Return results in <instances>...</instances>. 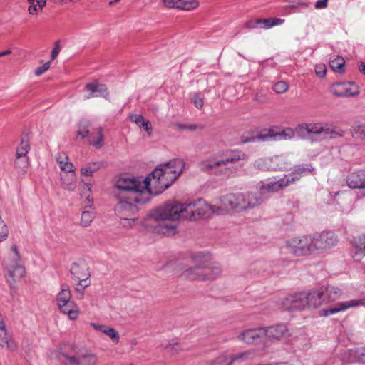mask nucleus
Segmentation results:
<instances>
[{
  "label": "nucleus",
  "mask_w": 365,
  "mask_h": 365,
  "mask_svg": "<svg viewBox=\"0 0 365 365\" xmlns=\"http://www.w3.org/2000/svg\"><path fill=\"white\" fill-rule=\"evenodd\" d=\"M185 163L182 159H173L160 164L147 178L118 179L113 188V195L118 202L115 214L121 219L123 227H132L137 219L136 203H145L150 195L162 193L168 188L182 172Z\"/></svg>",
  "instance_id": "obj_1"
},
{
  "label": "nucleus",
  "mask_w": 365,
  "mask_h": 365,
  "mask_svg": "<svg viewBox=\"0 0 365 365\" xmlns=\"http://www.w3.org/2000/svg\"><path fill=\"white\" fill-rule=\"evenodd\" d=\"M185 203L170 200L155 209L153 217L158 223L157 232L164 235H174L178 222L185 220Z\"/></svg>",
  "instance_id": "obj_2"
},
{
  "label": "nucleus",
  "mask_w": 365,
  "mask_h": 365,
  "mask_svg": "<svg viewBox=\"0 0 365 365\" xmlns=\"http://www.w3.org/2000/svg\"><path fill=\"white\" fill-rule=\"evenodd\" d=\"M261 198L254 192L229 193L220 197L217 200L215 213L217 215L240 212L258 206Z\"/></svg>",
  "instance_id": "obj_3"
},
{
  "label": "nucleus",
  "mask_w": 365,
  "mask_h": 365,
  "mask_svg": "<svg viewBox=\"0 0 365 365\" xmlns=\"http://www.w3.org/2000/svg\"><path fill=\"white\" fill-rule=\"evenodd\" d=\"M57 359L61 365H98V356L92 350L73 346L61 349Z\"/></svg>",
  "instance_id": "obj_4"
},
{
  "label": "nucleus",
  "mask_w": 365,
  "mask_h": 365,
  "mask_svg": "<svg viewBox=\"0 0 365 365\" xmlns=\"http://www.w3.org/2000/svg\"><path fill=\"white\" fill-rule=\"evenodd\" d=\"M245 155L240 152L218 153L201 161L199 164L202 170L212 171L217 168L225 167L226 169H235L242 165L245 160Z\"/></svg>",
  "instance_id": "obj_5"
},
{
  "label": "nucleus",
  "mask_w": 365,
  "mask_h": 365,
  "mask_svg": "<svg viewBox=\"0 0 365 365\" xmlns=\"http://www.w3.org/2000/svg\"><path fill=\"white\" fill-rule=\"evenodd\" d=\"M314 168L310 165L302 166L297 168L292 173L284 175L282 178L277 180L269 182H260L257 184V189L262 194L267 192H276L284 190L290 185L293 184L296 180L299 179V175L305 172L312 173Z\"/></svg>",
  "instance_id": "obj_6"
},
{
  "label": "nucleus",
  "mask_w": 365,
  "mask_h": 365,
  "mask_svg": "<svg viewBox=\"0 0 365 365\" xmlns=\"http://www.w3.org/2000/svg\"><path fill=\"white\" fill-rule=\"evenodd\" d=\"M222 272L220 265L215 262L198 265L185 270V274L191 280H212Z\"/></svg>",
  "instance_id": "obj_7"
},
{
  "label": "nucleus",
  "mask_w": 365,
  "mask_h": 365,
  "mask_svg": "<svg viewBox=\"0 0 365 365\" xmlns=\"http://www.w3.org/2000/svg\"><path fill=\"white\" fill-rule=\"evenodd\" d=\"M71 292L69 287L63 284L56 296V303L60 311L66 314L71 320H76L79 315L78 306L71 301Z\"/></svg>",
  "instance_id": "obj_8"
},
{
  "label": "nucleus",
  "mask_w": 365,
  "mask_h": 365,
  "mask_svg": "<svg viewBox=\"0 0 365 365\" xmlns=\"http://www.w3.org/2000/svg\"><path fill=\"white\" fill-rule=\"evenodd\" d=\"M185 204V220H197L201 218L209 217L212 214L215 213V207H217V202L210 205L202 200H197Z\"/></svg>",
  "instance_id": "obj_9"
},
{
  "label": "nucleus",
  "mask_w": 365,
  "mask_h": 365,
  "mask_svg": "<svg viewBox=\"0 0 365 365\" xmlns=\"http://www.w3.org/2000/svg\"><path fill=\"white\" fill-rule=\"evenodd\" d=\"M312 236L304 235L288 240L286 247L296 256H306L313 252Z\"/></svg>",
  "instance_id": "obj_10"
},
{
  "label": "nucleus",
  "mask_w": 365,
  "mask_h": 365,
  "mask_svg": "<svg viewBox=\"0 0 365 365\" xmlns=\"http://www.w3.org/2000/svg\"><path fill=\"white\" fill-rule=\"evenodd\" d=\"M78 136H81L83 138L87 137L88 143L96 148H101L104 145L102 128L99 127L90 131L89 124L87 122L81 123L79 130L77 133V137Z\"/></svg>",
  "instance_id": "obj_11"
},
{
  "label": "nucleus",
  "mask_w": 365,
  "mask_h": 365,
  "mask_svg": "<svg viewBox=\"0 0 365 365\" xmlns=\"http://www.w3.org/2000/svg\"><path fill=\"white\" fill-rule=\"evenodd\" d=\"M71 272L73 280L77 282V287L75 290L77 292L83 290L88 287L90 282L88 281L90 272L87 264L84 262L74 263L71 269Z\"/></svg>",
  "instance_id": "obj_12"
},
{
  "label": "nucleus",
  "mask_w": 365,
  "mask_h": 365,
  "mask_svg": "<svg viewBox=\"0 0 365 365\" xmlns=\"http://www.w3.org/2000/svg\"><path fill=\"white\" fill-rule=\"evenodd\" d=\"M313 252L330 249L338 242V238L332 232H323L312 236Z\"/></svg>",
  "instance_id": "obj_13"
},
{
  "label": "nucleus",
  "mask_w": 365,
  "mask_h": 365,
  "mask_svg": "<svg viewBox=\"0 0 365 365\" xmlns=\"http://www.w3.org/2000/svg\"><path fill=\"white\" fill-rule=\"evenodd\" d=\"M330 92L336 97L351 98L359 95L360 88L353 82L335 83L330 86Z\"/></svg>",
  "instance_id": "obj_14"
},
{
  "label": "nucleus",
  "mask_w": 365,
  "mask_h": 365,
  "mask_svg": "<svg viewBox=\"0 0 365 365\" xmlns=\"http://www.w3.org/2000/svg\"><path fill=\"white\" fill-rule=\"evenodd\" d=\"M282 304L287 310H304L307 309L305 292H299L284 297Z\"/></svg>",
  "instance_id": "obj_15"
},
{
  "label": "nucleus",
  "mask_w": 365,
  "mask_h": 365,
  "mask_svg": "<svg viewBox=\"0 0 365 365\" xmlns=\"http://www.w3.org/2000/svg\"><path fill=\"white\" fill-rule=\"evenodd\" d=\"M0 348L9 351H16L18 346L0 313Z\"/></svg>",
  "instance_id": "obj_16"
},
{
  "label": "nucleus",
  "mask_w": 365,
  "mask_h": 365,
  "mask_svg": "<svg viewBox=\"0 0 365 365\" xmlns=\"http://www.w3.org/2000/svg\"><path fill=\"white\" fill-rule=\"evenodd\" d=\"M264 328V336L269 341L276 342L287 339L290 336L287 327L283 324L269 326Z\"/></svg>",
  "instance_id": "obj_17"
},
{
  "label": "nucleus",
  "mask_w": 365,
  "mask_h": 365,
  "mask_svg": "<svg viewBox=\"0 0 365 365\" xmlns=\"http://www.w3.org/2000/svg\"><path fill=\"white\" fill-rule=\"evenodd\" d=\"M358 306H365V299H354L338 303L333 307L320 310L319 315L322 317H327L344 311L349 308Z\"/></svg>",
  "instance_id": "obj_18"
},
{
  "label": "nucleus",
  "mask_w": 365,
  "mask_h": 365,
  "mask_svg": "<svg viewBox=\"0 0 365 365\" xmlns=\"http://www.w3.org/2000/svg\"><path fill=\"white\" fill-rule=\"evenodd\" d=\"M262 336H264V328L259 327L242 331L238 334L237 338L242 343L253 344L257 342Z\"/></svg>",
  "instance_id": "obj_19"
},
{
  "label": "nucleus",
  "mask_w": 365,
  "mask_h": 365,
  "mask_svg": "<svg viewBox=\"0 0 365 365\" xmlns=\"http://www.w3.org/2000/svg\"><path fill=\"white\" fill-rule=\"evenodd\" d=\"M323 290L320 287L305 292L307 309H317L325 304Z\"/></svg>",
  "instance_id": "obj_20"
},
{
  "label": "nucleus",
  "mask_w": 365,
  "mask_h": 365,
  "mask_svg": "<svg viewBox=\"0 0 365 365\" xmlns=\"http://www.w3.org/2000/svg\"><path fill=\"white\" fill-rule=\"evenodd\" d=\"M283 165L282 159L277 156L260 158L255 163V166L261 170H281L284 168Z\"/></svg>",
  "instance_id": "obj_21"
},
{
  "label": "nucleus",
  "mask_w": 365,
  "mask_h": 365,
  "mask_svg": "<svg viewBox=\"0 0 365 365\" xmlns=\"http://www.w3.org/2000/svg\"><path fill=\"white\" fill-rule=\"evenodd\" d=\"M85 90L89 92V95L86 97L88 99L98 95L106 98L109 95L107 86L98 81L86 84Z\"/></svg>",
  "instance_id": "obj_22"
},
{
  "label": "nucleus",
  "mask_w": 365,
  "mask_h": 365,
  "mask_svg": "<svg viewBox=\"0 0 365 365\" xmlns=\"http://www.w3.org/2000/svg\"><path fill=\"white\" fill-rule=\"evenodd\" d=\"M90 325L96 331H100L109 337L113 343L118 344L119 342L120 335L115 329L105 324L96 323H91Z\"/></svg>",
  "instance_id": "obj_23"
},
{
  "label": "nucleus",
  "mask_w": 365,
  "mask_h": 365,
  "mask_svg": "<svg viewBox=\"0 0 365 365\" xmlns=\"http://www.w3.org/2000/svg\"><path fill=\"white\" fill-rule=\"evenodd\" d=\"M30 149V145L28 141L22 140L20 145L17 147L16 151L15 165L20 166L19 164L23 163L26 165L28 163V158L26 155Z\"/></svg>",
  "instance_id": "obj_24"
},
{
  "label": "nucleus",
  "mask_w": 365,
  "mask_h": 365,
  "mask_svg": "<svg viewBox=\"0 0 365 365\" xmlns=\"http://www.w3.org/2000/svg\"><path fill=\"white\" fill-rule=\"evenodd\" d=\"M353 247V257L356 261H360L362 257L365 256V234L354 239Z\"/></svg>",
  "instance_id": "obj_25"
},
{
  "label": "nucleus",
  "mask_w": 365,
  "mask_h": 365,
  "mask_svg": "<svg viewBox=\"0 0 365 365\" xmlns=\"http://www.w3.org/2000/svg\"><path fill=\"white\" fill-rule=\"evenodd\" d=\"M347 184L351 188L365 189V173H354L347 178Z\"/></svg>",
  "instance_id": "obj_26"
},
{
  "label": "nucleus",
  "mask_w": 365,
  "mask_h": 365,
  "mask_svg": "<svg viewBox=\"0 0 365 365\" xmlns=\"http://www.w3.org/2000/svg\"><path fill=\"white\" fill-rule=\"evenodd\" d=\"M6 267L10 277L14 281L19 280L25 275V269L19 263H7Z\"/></svg>",
  "instance_id": "obj_27"
},
{
  "label": "nucleus",
  "mask_w": 365,
  "mask_h": 365,
  "mask_svg": "<svg viewBox=\"0 0 365 365\" xmlns=\"http://www.w3.org/2000/svg\"><path fill=\"white\" fill-rule=\"evenodd\" d=\"M321 289H324L323 292L325 298V304L336 300L339 298L341 294V292L339 288L332 286L321 287Z\"/></svg>",
  "instance_id": "obj_28"
},
{
  "label": "nucleus",
  "mask_w": 365,
  "mask_h": 365,
  "mask_svg": "<svg viewBox=\"0 0 365 365\" xmlns=\"http://www.w3.org/2000/svg\"><path fill=\"white\" fill-rule=\"evenodd\" d=\"M327 123H313L307 124L305 130L309 134L320 135L322 139H324Z\"/></svg>",
  "instance_id": "obj_29"
},
{
  "label": "nucleus",
  "mask_w": 365,
  "mask_h": 365,
  "mask_svg": "<svg viewBox=\"0 0 365 365\" xmlns=\"http://www.w3.org/2000/svg\"><path fill=\"white\" fill-rule=\"evenodd\" d=\"M56 160L62 170L66 173H73L74 171L73 165L68 161V158L66 153H59L56 157Z\"/></svg>",
  "instance_id": "obj_30"
},
{
  "label": "nucleus",
  "mask_w": 365,
  "mask_h": 365,
  "mask_svg": "<svg viewBox=\"0 0 365 365\" xmlns=\"http://www.w3.org/2000/svg\"><path fill=\"white\" fill-rule=\"evenodd\" d=\"M29 6L28 12L30 15H37V14L43 10L46 4V0H27Z\"/></svg>",
  "instance_id": "obj_31"
},
{
  "label": "nucleus",
  "mask_w": 365,
  "mask_h": 365,
  "mask_svg": "<svg viewBox=\"0 0 365 365\" xmlns=\"http://www.w3.org/2000/svg\"><path fill=\"white\" fill-rule=\"evenodd\" d=\"M344 135L345 131L340 127L329 125L327 123L324 139L343 137Z\"/></svg>",
  "instance_id": "obj_32"
},
{
  "label": "nucleus",
  "mask_w": 365,
  "mask_h": 365,
  "mask_svg": "<svg viewBox=\"0 0 365 365\" xmlns=\"http://www.w3.org/2000/svg\"><path fill=\"white\" fill-rule=\"evenodd\" d=\"M344 58L339 56H336L329 61V66L334 72L343 73L344 72Z\"/></svg>",
  "instance_id": "obj_33"
},
{
  "label": "nucleus",
  "mask_w": 365,
  "mask_h": 365,
  "mask_svg": "<svg viewBox=\"0 0 365 365\" xmlns=\"http://www.w3.org/2000/svg\"><path fill=\"white\" fill-rule=\"evenodd\" d=\"M101 163L98 162H91L86 164L81 168V174L83 176L91 177L95 172L101 168Z\"/></svg>",
  "instance_id": "obj_34"
},
{
  "label": "nucleus",
  "mask_w": 365,
  "mask_h": 365,
  "mask_svg": "<svg viewBox=\"0 0 365 365\" xmlns=\"http://www.w3.org/2000/svg\"><path fill=\"white\" fill-rule=\"evenodd\" d=\"M284 22V19L279 18H267V19H259V25H262V28L264 29H270L275 26H279Z\"/></svg>",
  "instance_id": "obj_35"
},
{
  "label": "nucleus",
  "mask_w": 365,
  "mask_h": 365,
  "mask_svg": "<svg viewBox=\"0 0 365 365\" xmlns=\"http://www.w3.org/2000/svg\"><path fill=\"white\" fill-rule=\"evenodd\" d=\"M228 354L223 353L207 361L205 365H231Z\"/></svg>",
  "instance_id": "obj_36"
},
{
  "label": "nucleus",
  "mask_w": 365,
  "mask_h": 365,
  "mask_svg": "<svg viewBox=\"0 0 365 365\" xmlns=\"http://www.w3.org/2000/svg\"><path fill=\"white\" fill-rule=\"evenodd\" d=\"M199 6L198 0H180L179 9L190 11L197 9Z\"/></svg>",
  "instance_id": "obj_37"
},
{
  "label": "nucleus",
  "mask_w": 365,
  "mask_h": 365,
  "mask_svg": "<svg viewBox=\"0 0 365 365\" xmlns=\"http://www.w3.org/2000/svg\"><path fill=\"white\" fill-rule=\"evenodd\" d=\"M95 218V212L93 211H83L81 214V225L83 227H88Z\"/></svg>",
  "instance_id": "obj_38"
},
{
  "label": "nucleus",
  "mask_w": 365,
  "mask_h": 365,
  "mask_svg": "<svg viewBox=\"0 0 365 365\" xmlns=\"http://www.w3.org/2000/svg\"><path fill=\"white\" fill-rule=\"evenodd\" d=\"M65 187L68 190H73L75 188V175L71 173V175H65L61 177Z\"/></svg>",
  "instance_id": "obj_39"
},
{
  "label": "nucleus",
  "mask_w": 365,
  "mask_h": 365,
  "mask_svg": "<svg viewBox=\"0 0 365 365\" xmlns=\"http://www.w3.org/2000/svg\"><path fill=\"white\" fill-rule=\"evenodd\" d=\"M351 134L354 138L365 140V124L353 126Z\"/></svg>",
  "instance_id": "obj_40"
},
{
  "label": "nucleus",
  "mask_w": 365,
  "mask_h": 365,
  "mask_svg": "<svg viewBox=\"0 0 365 365\" xmlns=\"http://www.w3.org/2000/svg\"><path fill=\"white\" fill-rule=\"evenodd\" d=\"M279 136V131L274 129H269L264 133H261L257 138L261 140H267L269 138L277 139Z\"/></svg>",
  "instance_id": "obj_41"
},
{
  "label": "nucleus",
  "mask_w": 365,
  "mask_h": 365,
  "mask_svg": "<svg viewBox=\"0 0 365 365\" xmlns=\"http://www.w3.org/2000/svg\"><path fill=\"white\" fill-rule=\"evenodd\" d=\"M20 255L18 251V247L16 245L11 247V252L9 254V262L7 263H19Z\"/></svg>",
  "instance_id": "obj_42"
},
{
  "label": "nucleus",
  "mask_w": 365,
  "mask_h": 365,
  "mask_svg": "<svg viewBox=\"0 0 365 365\" xmlns=\"http://www.w3.org/2000/svg\"><path fill=\"white\" fill-rule=\"evenodd\" d=\"M250 354L248 352H240L233 354H228V358L230 359L231 365H232L237 361H245L249 356Z\"/></svg>",
  "instance_id": "obj_43"
},
{
  "label": "nucleus",
  "mask_w": 365,
  "mask_h": 365,
  "mask_svg": "<svg viewBox=\"0 0 365 365\" xmlns=\"http://www.w3.org/2000/svg\"><path fill=\"white\" fill-rule=\"evenodd\" d=\"M289 88L288 84L285 81H278L273 86V89L277 93H284Z\"/></svg>",
  "instance_id": "obj_44"
},
{
  "label": "nucleus",
  "mask_w": 365,
  "mask_h": 365,
  "mask_svg": "<svg viewBox=\"0 0 365 365\" xmlns=\"http://www.w3.org/2000/svg\"><path fill=\"white\" fill-rule=\"evenodd\" d=\"M180 0H162V4L165 8L176 9L180 8Z\"/></svg>",
  "instance_id": "obj_45"
},
{
  "label": "nucleus",
  "mask_w": 365,
  "mask_h": 365,
  "mask_svg": "<svg viewBox=\"0 0 365 365\" xmlns=\"http://www.w3.org/2000/svg\"><path fill=\"white\" fill-rule=\"evenodd\" d=\"M294 135V132L292 128H287L285 129H283L282 131H279V136L278 138L279 139H291Z\"/></svg>",
  "instance_id": "obj_46"
},
{
  "label": "nucleus",
  "mask_w": 365,
  "mask_h": 365,
  "mask_svg": "<svg viewBox=\"0 0 365 365\" xmlns=\"http://www.w3.org/2000/svg\"><path fill=\"white\" fill-rule=\"evenodd\" d=\"M315 73L319 78H323L327 73V67L324 63H319L315 66Z\"/></svg>",
  "instance_id": "obj_47"
},
{
  "label": "nucleus",
  "mask_w": 365,
  "mask_h": 365,
  "mask_svg": "<svg viewBox=\"0 0 365 365\" xmlns=\"http://www.w3.org/2000/svg\"><path fill=\"white\" fill-rule=\"evenodd\" d=\"M130 120L140 127L142 126L145 121L143 115L136 114L130 115Z\"/></svg>",
  "instance_id": "obj_48"
},
{
  "label": "nucleus",
  "mask_w": 365,
  "mask_h": 365,
  "mask_svg": "<svg viewBox=\"0 0 365 365\" xmlns=\"http://www.w3.org/2000/svg\"><path fill=\"white\" fill-rule=\"evenodd\" d=\"M50 64H51V61H48V62L45 63L42 66L37 68L35 70L36 76H41V74H43L46 71H47L50 68Z\"/></svg>",
  "instance_id": "obj_49"
},
{
  "label": "nucleus",
  "mask_w": 365,
  "mask_h": 365,
  "mask_svg": "<svg viewBox=\"0 0 365 365\" xmlns=\"http://www.w3.org/2000/svg\"><path fill=\"white\" fill-rule=\"evenodd\" d=\"M60 51H61L60 42L59 41H56L55 43V46H54V48H53V50L51 51V61H53L58 56V55L60 53Z\"/></svg>",
  "instance_id": "obj_50"
},
{
  "label": "nucleus",
  "mask_w": 365,
  "mask_h": 365,
  "mask_svg": "<svg viewBox=\"0 0 365 365\" xmlns=\"http://www.w3.org/2000/svg\"><path fill=\"white\" fill-rule=\"evenodd\" d=\"M259 24V19H250L245 23V28L247 29H255Z\"/></svg>",
  "instance_id": "obj_51"
},
{
  "label": "nucleus",
  "mask_w": 365,
  "mask_h": 365,
  "mask_svg": "<svg viewBox=\"0 0 365 365\" xmlns=\"http://www.w3.org/2000/svg\"><path fill=\"white\" fill-rule=\"evenodd\" d=\"M356 357L359 361L365 363V347L356 351Z\"/></svg>",
  "instance_id": "obj_52"
},
{
  "label": "nucleus",
  "mask_w": 365,
  "mask_h": 365,
  "mask_svg": "<svg viewBox=\"0 0 365 365\" xmlns=\"http://www.w3.org/2000/svg\"><path fill=\"white\" fill-rule=\"evenodd\" d=\"M85 186L86 187L87 192L88 193H90L91 189V185L90 184H85ZM81 195H82V197H83V195H85L86 200L87 201V203L86 204V206L91 207V202H92V198L91 197L90 194L86 195V193H85V194H81Z\"/></svg>",
  "instance_id": "obj_53"
},
{
  "label": "nucleus",
  "mask_w": 365,
  "mask_h": 365,
  "mask_svg": "<svg viewBox=\"0 0 365 365\" xmlns=\"http://www.w3.org/2000/svg\"><path fill=\"white\" fill-rule=\"evenodd\" d=\"M176 128L180 130H195L197 129V126L196 125H182V124H177Z\"/></svg>",
  "instance_id": "obj_54"
},
{
  "label": "nucleus",
  "mask_w": 365,
  "mask_h": 365,
  "mask_svg": "<svg viewBox=\"0 0 365 365\" xmlns=\"http://www.w3.org/2000/svg\"><path fill=\"white\" fill-rule=\"evenodd\" d=\"M328 0H318L314 5L315 9H324L327 6Z\"/></svg>",
  "instance_id": "obj_55"
},
{
  "label": "nucleus",
  "mask_w": 365,
  "mask_h": 365,
  "mask_svg": "<svg viewBox=\"0 0 365 365\" xmlns=\"http://www.w3.org/2000/svg\"><path fill=\"white\" fill-rule=\"evenodd\" d=\"M193 103L197 108H201L203 106V101L201 98L195 97Z\"/></svg>",
  "instance_id": "obj_56"
},
{
  "label": "nucleus",
  "mask_w": 365,
  "mask_h": 365,
  "mask_svg": "<svg viewBox=\"0 0 365 365\" xmlns=\"http://www.w3.org/2000/svg\"><path fill=\"white\" fill-rule=\"evenodd\" d=\"M141 127L145 129V130L148 133L149 135H150V130H151L152 128H151V124L149 121L145 120Z\"/></svg>",
  "instance_id": "obj_57"
},
{
  "label": "nucleus",
  "mask_w": 365,
  "mask_h": 365,
  "mask_svg": "<svg viewBox=\"0 0 365 365\" xmlns=\"http://www.w3.org/2000/svg\"><path fill=\"white\" fill-rule=\"evenodd\" d=\"M167 349H175V350H178L180 349V344H178V343H175L173 344H170L169 345Z\"/></svg>",
  "instance_id": "obj_58"
},
{
  "label": "nucleus",
  "mask_w": 365,
  "mask_h": 365,
  "mask_svg": "<svg viewBox=\"0 0 365 365\" xmlns=\"http://www.w3.org/2000/svg\"><path fill=\"white\" fill-rule=\"evenodd\" d=\"M358 68H359V70L360 71V72H361L362 73H364L365 75V63H361L359 65Z\"/></svg>",
  "instance_id": "obj_59"
},
{
  "label": "nucleus",
  "mask_w": 365,
  "mask_h": 365,
  "mask_svg": "<svg viewBox=\"0 0 365 365\" xmlns=\"http://www.w3.org/2000/svg\"><path fill=\"white\" fill-rule=\"evenodd\" d=\"M11 53V51L8 49V50H6L3 52H1L0 53V57H2V56H6V55H9Z\"/></svg>",
  "instance_id": "obj_60"
},
{
  "label": "nucleus",
  "mask_w": 365,
  "mask_h": 365,
  "mask_svg": "<svg viewBox=\"0 0 365 365\" xmlns=\"http://www.w3.org/2000/svg\"><path fill=\"white\" fill-rule=\"evenodd\" d=\"M120 0H114L110 2V4H113L114 3L118 2Z\"/></svg>",
  "instance_id": "obj_61"
}]
</instances>
